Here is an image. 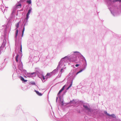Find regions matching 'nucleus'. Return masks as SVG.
<instances>
[{"instance_id":"obj_1","label":"nucleus","mask_w":121,"mask_h":121,"mask_svg":"<svg viewBox=\"0 0 121 121\" xmlns=\"http://www.w3.org/2000/svg\"><path fill=\"white\" fill-rule=\"evenodd\" d=\"M31 10V9H30L29 10L28 12L26 15V19H28L29 18V14L30 13Z\"/></svg>"},{"instance_id":"obj_2","label":"nucleus","mask_w":121,"mask_h":121,"mask_svg":"<svg viewBox=\"0 0 121 121\" xmlns=\"http://www.w3.org/2000/svg\"><path fill=\"white\" fill-rule=\"evenodd\" d=\"M65 86V85L60 90L59 92L58 93L57 95H58L60 93L63 91L64 90V88Z\"/></svg>"},{"instance_id":"obj_3","label":"nucleus","mask_w":121,"mask_h":121,"mask_svg":"<svg viewBox=\"0 0 121 121\" xmlns=\"http://www.w3.org/2000/svg\"><path fill=\"white\" fill-rule=\"evenodd\" d=\"M83 107L86 109L88 111H90V109L88 108V107L86 105H83Z\"/></svg>"},{"instance_id":"obj_4","label":"nucleus","mask_w":121,"mask_h":121,"mask_svg":"<svg viewBox=\"0 0 121 121\" xmlns=\"http://www.w3.org/2000/svg\"><path fill=\"white\" fill-rule=\"evenodd\" d=\"M107 116H109L111 117H112L116 118V117L114 114H112V115H110L108 113L107 114Z\"/></svg>"},{"instance_id":"obj_5","label":"nucleus","mask_w":121,"mask_h":121,"mask_svg":"<svg viewBox=\"0 0 121 121\" xmlns=\"http://www.w3.org/2000/svg\"><path fill=\"white\" fill-rule=\"evenodd\" d=\"M35 91L36 92V93L39 95L40 96H41L42 95V94L41 93L39 92L38 91H37L35 90Z\"/></svg>"},{"instance_id":"obj_6","label":"nucleus","mask_w":121,"mask_h":121,"mask_svg":"<svg viewBox=\"0 0 121 121\" xmlns=\"http://www.w3.org/2000/svg\"><path fill=\"white\" fill-rule=\"evenodd\" d=\"M20 78L21 79V80L24 81V82H26L27 81V80H25L24 78L22 77H20Z\"/></svg>"},{"instance_id":"obj_7","label":"nucleus","mask_w":121,"mask_h":121,"mask_svg":"<svg viewBox=\"0 0 121 121\" xmlns=\"http://www.w3.org/2000/svg\"><path fill=\"white\" fill-rule=\"evenodd\" d=\"M22 5L21 4H16V7L17 8H21V7Z\"/></svg>"},{"instance_id":"obj_8","label":"nucleus","mask_w":121,"mask_h":121,"mask_svg":"<svg viewBox=\"0 0 121 121\" xmlns=\"http://www.w3.org/2000/svg\"><path fill=\"white\" fill-rule=\"evenodd\" d=\"M18 29L16 30L15 33V37L16 38L18 34Z\"/></svg>"},{"instance_id":"obj_9","label":"nucleus","mask_w":121,"mask_h":121,"mask_svg":"<svg viewBox=\"0 0 121 121\" xmlns=\"http://www.w3.org/2000/svg\"><path fill=\"white\" fill-rule=\"evenodd\" d=\"M18 56H19V55L18 54H17L16 56V58H15L16 60V62H17L18 61V60L17 59V58H18Z\"/></svg>"},{"instance_id":"obj_10","label":"nucleus","mask_w":121,"mask_h":121,"mask_svg":"<svg viewBox=\"0 0 121 121\" xmlns=\"http://www.w3.org/2000/svg\"><path fill=\"white\" fill-rule=\"evenodd\" d=\"M26 2L29 4H30L31 3V0H29L26 1Z\"/></svg>"},{"instance_id":"obj_11","label":"nucleus","mask_w":121,"mask_h":121,"mask_svg":"<svg viewBox=\"0 0 121 121\" xmlns=\"http://www.w3.org/2000/svg\"><path fill=\"white\" fill-rule=\"evenodd\" d=\"M19 24V22H18L16 25V26L17 27V28L18 27Z\"/></svg>"},{"instance_id":"obj_12","label":"nucleus","mask_w":121,"mask_h":121,"mask_svg":"<svg viewBox=\"0 0 121 121\" xmlns=\"http://www.w3.org/2000/svg\"><path fill=\"white\" fill-rule=\"evenodd\" d=\"M24 30H25V28L24 27V28H23V30H22V37L23 36V34H24Z\"/></svg>"},{"instance_id":"obj_13","label":"nucleus","mask_w":121,"mask_h":121,"mask_svg":"<svg viewBox=\"0 0 121 121\" xmlns=\"http://www.w3.org/2000/svg\"><path fill=\"white\" fill-rule=\"evenodd\" d=\"M82 70H80V71H79L78 72H77L76 73V74H78V73L81 72H82Z\"/></svg>"},{"instance_id":"obj_14","label":"nucleus","mask_w":121,"mask_h":121,"mask_svg":"<svg viewBox=\"0 0 121 121\" xmlns=\"http://www.w3.org/2000/svg\"><path fill=\"white\" fill-rule=\"evenodd\" d=\"M50 75V73H48L46 75V76H49Z\"/></svg>"},{"instance_id":"obj_15","label":"nucleus","mask_w":121,"mask_h":121,"mask_svg":"<svg viewBox=\"0 0 121 121\" xmlns=\"http://www.w3.org/2000/svg\"><path fill=\"white\" fill-rule=\"evenodd\" d=\"M22 45H21V49H20V51L21 52H22Z\"/></svg>"},{"instance_id":"obj_16","label":"nucleus","mask_w":121,"mask_h":121,"mask_svg":"<svg viewBox=\"0 0 121 121\" xmlns=\"http://www.w3.org/2000/svg\"><path fill=\"white\" fill-rule=\"evenodd\" d=\"M79 65L78 64H77L75 65V66L76 67L78 66Z\"/></svg>"},{"instance_id":"obj_17","label":"nucleus","mask_w":121,"mask_h":121,"mask_svg":"<svg viewBox=\"0 0 121 121\" xmlns=\"http://www.w3.org/2000/svg\"><path fill=\"white\" fill-rule=\"evenodd\" d=\"M72 82H71V83L70 85L69 86L70 87L72 86Z\"/></svg>"},{"instance_id":"obj_18","label":"nucleus","mask_w":121,"mask_h":121,"mask_svg":"<svg viewBox=\"0 0 121 121\" xmlns=\"http://www.w3.org/2000/svg\"><path fill=\"white\" fill-rule=\"evenodd\" d=\"M34 73H35V72H33V73H30V75H33V74H34Z\"/></svg>"},{"instance_id":"obj_19","label":"nucleus","mask_w":121,"mask_h":121,"mask_svg":"<svg viewBox=\"0 0 121 121\" xmlns=\"http://www.w3.org/2000/svg\"><path fill=\"white\" fill-rule=\"evenodd\" d=\"M117 0H114L113 1V2H116L117 1Z\"/></svg>"},{"instance_id":"obj_20","label":"nucleus","mask_w":121,"mask_h":121,"mask_svg":"<svg viewBox=\"0 0 121 121\" xmlns=\"http://www.w3.org/2000/svg\"><path fill=\"white\" fill-rule=\"evenodd\" d=\"M63 70V69H61L60 70V72H62V70Z\"/></svg>"},{"instance_id":"obj_21","label":"nucleus","mask_w":121,"mask_h":121,"mask_svg":"<svg viewBox=\"0 0 121 121\" xmlns=\"http://www.w3.org/2000/svg\"><path fill=\"white\" fill-rule=\"evenodd\" d=\"M43 80H44L45 79V78H44V76L43 77Z\"/></svg>"},{"instance_id":"obj_22","label":"nucleus","mask_w":121,"mask_h":121,"mask_svg":"<svg viewBox=\"0 0 121 121\" xmlns=\"http://www.w3.org/2000/svg\"><path fill=\"white\" fill-rule=\"evenodd\" d=\"M70 87L69 86L68 87L67 89V90H68L69 88H70Z\"/></svg>"},{"instance_id":"obj_23","label":"nucleus","mask_w":121,"mask_h":121,"mask_svg":"<svg viewBox=\"0 0 121 121\" xmlns=\"http://www.w3.org/2000/svg\"><path fill=\"white\" fill-rule=\"evenodd\" d=\"M74 53H79L78 52H74Z\"/></svg>"},{"instance_id":"obj_24","label":"nucleus","mask_w":121,"mask_h":121,"mask_svg":"<svg viewBox=\"0 0 121 121\" xmlns=\"http://www.w3.org/2000/svg\"><path fill=\"white\" fill-rule=\"evenodd\" d=\"M105 113L107 115V114L108 113L107 112H105Z\"/></svg>"},{"instance_id":"obj_25","label":"nucleus","mask_w":121,"mask_h":121,"mask_svg":"<svg viewBox=\"0 0 121 121\" xmlns=\"http://www.w3.org/2000/svg\"><path fill=\"white\" fill-rule=\"evenodd\" d=\"M117 0V1H119L120 2L121 1V0Z\"/></svg>"},{"instance_id":"obj_26","label":"nucleus","mask_w":121,"mask_h":121,"mask_svg":"<svg viewBox=\"0 0 121 121\" xmlns=\"http://www.w3.org/2000/svg\"><path fill=\"white\" fill-rule=\"evenodd\" d=\"M32 84H35V82H34L33 83H32Z\"/></svg>"},{"instance_id":"obj_27","label":"nucleus","mask_w":121,"mask_h":121,"mask_svg":"<svg viewBox=\"0 0 121 121\" xmlns=\"http://www.w3.org/2000/svg\"><path fill=\"white\" fill-rule=\"evenodd\" d=\"M76 58H75V60H73V61H76Z\"/></svg>"}]
</instances>
